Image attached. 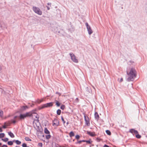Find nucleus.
I'll list each match as a JSON object with an SVG mask.
<instances>
[{
	"instance_id": "20",
	"label": "nucleus",
	"mask_w": 147,
	"mask_h": 147,
	"mask_svg": "<svg viewBox=\"0 0 147 147\" xmlns=\"http://www.w3.org/2000/svg\"><path fill=\"white\" fill-rule=\"evenodd\" d=\"M69 136L70 137L74 136V132L71 131L69 134Z\"/></svg>"
},
{
	"instance_id": "51",
	"label": "nucleus",
	"mask_w": 147,
	"mask_h": 147,
	"mask_svg": "<svg viewBox=\"0 0 147 147\" xmlns=\"http://www.w3.org/2000/svg\"><path fill=\"white\" fill-rule=\"evenodd\" d=\"M1 67L0 66V70H1Z\"/></svg>"
},
{
	"instance_id": "49",
	"label": "nucleus",
	"mask_w": 147,
	"mask_h": 147,
	"mask_svg": "<svg viewBox=\"0 0 147 147\" xmlns=\"http://www.w3.org/2000/svg\"><path fill=\"white\" fill-rule=\"evenodd\" d=\"M131 62H132V63H134V62L132 61H130L129 62V63H131Z\"/></svg>"
},
{
	"instance_id": "28",
	"label": "nucleus",
	"mask_w": 147,
	"mask_h": 147,
	"mask_svg": "<svg viewBox=\"0 0 147 147\" xmlns=\"http://www.w3.org/2000/svg\"><path fill=\"white\" fill-rule=\"evenodd\" d=\"M25 140L26 141H31V140L28 137H26L25 138Z\"/></svg>"
},
{
	"instance_id": "9",
	"label": "nucleus",
	"mask_w": 147,
	"mask_h": 147,
	"mask_svg": "<svg viewBox=\"0 0 147 147\" xmlns=\"http://www.w3.org/2000/svg\"><path fill=\"white\" fill-rule=\"evenodd\" d=\"M28 108V107L27 106H22L21 107L20 111H25Z\"/></svg>"
},
{
	"instance_id": "44",
	"label": "nucleus",
	"mask_w": 147,
	"mask_h": 147,
	"mask_svg": "<svg viewBox=\"0 0 147 147\" xmlns=\"http://www.w3.org/2000/svg\"><path fill=\"white\" fill-rule=\"evenodd\" d=\"M123 81V78H121L120 79V80H119V82H122V81Z\"/></svg>"
},
{
	"instance_id": "47",
	"label": "nucleus",
	"mask_w": 147,
	"mask_h": 147,
	"mask_svg": "<svg viewBox=\"0 0 147 147\" xmlns=\"http://www.w3.org/2000/svg\"><path fill=\"white\" fill-rule=\"evenodd\" d=\"M18 117V116H15L14 117V119H16V118H17V117Z\"/></svg>"
},
{
	"instance_id": "32",
	"label": "nucleus",
	"mask_w": 147,
	"mask_h": 147,
	"mask_svg": "<svg viewBox=\"0 0 147 147\" xmlns=\"http://www.w3.org/2000/svg\"><path fill=\"white\" fill-rule=\"evenodd\" d=\"M61 119L63 123L64 124L65 123V121L64 120L62 116L61 117Z\"/></svg>"
},
{
	"instance_id": "10",
	"label": "nucleus",
	"mask_w": 147,
	"mask_h": 147,
	"mask_svg": "<svg viewBox=\"0 0 147 147\" xmlns=\"http://www.w3.org/2000/svg\"><path fill=\"white\" fill-rule=\"evenodd\" d=\"M34 111V113H33L32 115L34 114L35 115H34V116L37 119L36 121L37 122H39V120L38 119H39V116L38 114H37V113H35V111L33 110ZM33 115H32V116H33Z\"/></svg>"
},
{
	"instance_id": "38",
	"label": "nucleus",
	"mask_w": 147,
	"mask_h": 147,
	"mask_svg": "<svg viewBox=\"0 0 147 147\" xmlns=\"http://www.w3.org/2000/svg\"><path fill=\"white\" fill-rule=\"evenodd\" d=\"M75 101L76 102H78V98H77L75 100Z\"/></svg>"
},
{
	"instance_id": "14",
	"label": "nucleus",
	"mask_w": 147,
	"mask_h": 147,
	"mask_svg": "<svg viewBox=\"0 0 147 147\" xmlns=\"http://www.w3.org/2000/svg\"><path fill=\"white\" fill-rule=\"evenodd\" d=\"M8 134L12 138H13L14 137V135L13 134L11 131L8 132Z\"/></svg>"
},
{
	"instance_id": "30",
	"label": "nucleus",
	"mask_w": 147,
	"mask_h": 147,
	"mask_svg": "<svg viewBox=\"0 0 147 147\" xmlns=\"http://www.w3.org/2000/svg\"><path fill=\"white\" fill-rule=\"evenodd\" d=\"M11 123H13V124L15 123L16 122V120H14V119H11Z\"/></svg>"
},
{
	"instance_id": "39",
	"label": "nucleus",
	"mask_w": 147,
	"mask_h": 147,
	"mask_svg": "<svg viewBox=\"0 0 147 147\" xmlns=\"http://www.w3.org/2000/svg\"><path fill=\"white\" fill-rule=\"evenodd\" d=\"M47 4L48 5H50V7L51 6V3H48Z\"/></svg>"
},
{
	"instance_id": "34",
	"label": "nucleus",
	"mask_w": 147,
	"mask_h": 147,
	"mask_svg": "<svg viewBox=\"0 0 147 147\" xmlns=\"http://www.w3.org/2000/svg\"><path fill=\"white\" fill-rule=\"evenodd\" d=\"M38 146L40 147H42V144L41 143H38Z\"/></svg>"
},
{
	"instance_id": "37",
	"label": "nucleus",
	"mask_w": 147,
	"mask_h": 147,
	"mask_svg": "<svg viewBox=\"0 0 147 147\" xmlns=\"http://www.w3.org/2000/svg\"><path fill=\"white\" fill-rule=\"evenodd\" d=\"M86 143H88L89 144H90L91 143V142L90 141V140H86Z\"/></svg>"
},
{
	"instance_id": "24",
	"label": "nucleus",
	"mask_w": 147,
	"mask_h": 147,
	"mask_svg": "<svg viewBox=\"0 0 147 147\" xmlns=\"http://www.w3.org/2000/svg\"><path fill=\"white\" fill-rule=\"evenodd\" d=\"M7 125L6 124V122H5L4 123V125L2 127L4 129H5L7 127L6 126L7 125Z\"/></svg>"
},
{
	"instance_id": "22",
	"label": "nucleus",
	"mask_w": 147,
	"mask_h": 147,
	"mask_svg": "<svg viewBox=\"0 0 147 147\" xmlns=\"http://www.w3.org/2000/svg\"><path fill=\"white\" fill-rule=\"evenodd\" d=\"M43 99H38L37 101V102L38 103H40L41 102H42L43 101Z\"/></svg>"
},
{
	"instance_id": "5",
	"label": "nucleus",
	"mask_w": 147,
	"mask_h": 147,
	"mask_svg": "<svg viewBox=\"0 0 147 147\" xmlns=\"http://www.w3.org/2000/svg\"><path fill=\"white\" fill-rule=\"evenodd\" d=\"M53 105V103L52 102L48 103L43 105L41 109L45 107H50L52 106Z\"/></svg>"
},
{
	"instance_id": "2",
	"label": "nucleus",
	"mask_w": 147,
	"mask_h": 147,
	"mask_svg": "<svg viewBox=\"0 0 147 147\" xmlns=\"http://www.w3.org/2000/svg\"><path fill=\"white\" fill-rule=\"evenodd\" d=\"M35 113L34 111L27 112L24 114H20L19 117L20 119H24L26 117H30L32 115L33 113Z\"/></svg>"
},
{
	"instance_id": "52",
	"label": "nucleus",
	"mask_w": 147,
	"mask_h": 147,
	"mask_svg": "<svg viewBox=\"0 0 147 147\" xmlns=\"http://www.w3.org/2000/svg\"><path fill=\"white\" fill-rule=\"evenodd\" d=\"M15 147H20L19 146H16Z\"/></svg>"
},
{
	"instance_id": "25",
	"label": "nucleus",
	"mask_w": 147,
	"mask_h": 147,
	"mask_svg": "<svg viewBox=\"0 0 147 147\" xmlns=\"http://www.w3.org/2000/svg\"><path fill=\"white\" fill-rule=\"evenodd\" d=\"M51 136L50 134H48L46 135V139H49L51 138Z\"/></svg>"
},
{
	"instance_id": "40",
	"label": "nucleus",
	"mask_w": 147,
	"mask_h": 147,
	"mask_svg": "<svg viewBox=\"0 0 147 147\" xmlns=\"http://www.w3.org/2000/svg\"><path fill=\"white\" fill-rule=\"evenodd\" d=\"M82 142V141H81H81H79L77 142H76V144H78V143H79V144H80L81 142Z\"/></svg>"
},
{
	"instance_id": "18",
	"label": "nucleus",
	"mask_w": 147,
	"mask_h": 147,
	"mask_svg": "<svg viewBox=\"0 0 147 147\" xmlns=\"http://www.w3.org/2000/svg\"><path fill=\"white\" fill-rule=\"evenodd\" d=\"M71 57V59L74 61V54L73 53H69Z\"/></svg>"
},
{
	"instance_id": "42",
	"label": "nucleus",
	"mask_w": 147,
	"mask_h": 147,
	"mask_svg": "<svg viewBox=\"0 0 147 147\" xmlns=\"http://www.w3.org/2000/svg\"><path fill=\"white\" fill-rule=\"evenodd\" d=\"M3 147H8L7 145H6L4 144L3 145Z\"/></svg>"
},
{
	"instance_id": "45",
	"label": "nucleus",
	"mask_w": 147,
	"mask_h": 147,
	"mask_svg": "<svg viewBox=\"0 0 147 147\" xmlns=\"http://www.w3.org/2000/svg\"><path fill=\"white\" fill-rule=\"evenodd\" d=\"M3 131L2 128L0 127V132H2Z\"/></svg>"
},
{
	"instance_id": "21",
	"label": "nucleus",
	"mask_w": 147,
	"mask_h": 147,
	"mask_svg": "<svg viewBox=\"0 0 147 147\" xmlns=\"http://www.w3.org/2000/svg\"><path fill=\"white\" fill-rule=\"evenodd\" d=\"M5 136V134L4 133H0V138H3Z\"/></svg>"
},
{
	"instance_id": "50",
	"label": "nucleus",
	"mask_w": 147,
	"mask_h": 147,
	"mask_svg": "<svg viewBox=\"0 0 147 147\" xmlns=\"http://www.w3.org/2000/svg\"><path fill=\"white\" fill-rule=\"evenodd\" d=\"M2 145V143L0 142V146H1Z\"/></svg>"
},
{
	"instance_id": "1",
	"label": "nucleus",
	"mask_w": 147,
	"mask_h": 147,
	"mask_svg": "<svg viewBox=\"0 0 147 147\" xmlns=\"http://www.w3.org/2000/svg\"><path fill=\"white\" fill-rule=\"evenodd\" d=\"M127 74L128 78L127 79L128 81H132L136 76V71L135 69L131 68L130 70L127 69Z\"/></svg>"
},
{
	"instance_id": "17",
	"label": "nucleus",
	"mask_w": 147,
	"mask_h": 147,
	"mask_svg": "<svg viewBox=\"0 0 147 147\" xmlns=\"http://www.w3.org/2000/svg\"><path fill=\"white\" fill-rule=\"evenodd\" d=\"M56 105L58 107H59L61 105V103L57 100L55 101Z\"/></svg>"
},
{
	"instance_id": "48",
	"label": "nucleus",
	"mask_w": 147,
	"mask_h": 147,
	"mask_svg": "<svg viewBox=\"0 0 147 147\" xmlns=\"http://www.w3.org/2000/svg\"><path fill=\"white\" fill-rule=\"evenodd\" d=\"M81 141H82V142H86V140H81Z\"/></svg>"
},
{
	"instance_id": "55",
	"label": "nucleus",
	"mask_w": 147,
	"mask_h": 147,
	"mask_svg": "<svg viewBox=\"0 0 147 147\" xmlns=\"http://www.w3.org/2000/svg\"><path fill=\"white\" fill-rule=\"evenodd\" d=\"M27 147H29L28 146H27Z\"/></svg>"
},
{
	"instance_id": "23",
	"label": "nucleus",
	"mask_w": 147,
	"mask_h": 147,
	"mask_svg": "<svg viewBox=\"0 0 147 147\" xmlns=\"http://www.w3.org/2000/svg\"><path fill=\"white\" fill-rule=\"evenodd\" d=\"M3 112L2 111H0V116L1 117H3Z\"/></svg>"
},
{
	"instance_id": "31",
	"label": "nucleus",
	"mask_w": 147,
	"mask_h": 147,
	"mask_svg": "<svg viewBox=\"0 0 147 147\" xmlns=\"http://www.w3.org/2000/svg\"><path fill=\"white\" fill-rule=\"evenodd\" d=\"M65 108V106L63 105H62L60 107L61 109H62L63 110H64V109Z\"/></svg>"
},
{
	"instance_id": "33",
	"label": "nucleus",
	"mask_w": 147,
	"mask_h": 147,
	"mask_svg": "<svg viewBox=\"0 0 147 147\" xmlns=\"http://www.w3.org/2000/svg\"><path fill=\"white\" fill-rule=\"evenodd\" d=\"M22 146L23 147H27V144L25 143H24L22 144Z\"/></svg>"
},
{
	"instance_id": "43",
	"label": "nucleus",
	"mask_w": 147,
	"mask_h": 147,
	"mask_svg": "<svg viewBox=\"0 0 147 147\" xmlns=\"http://www.w3.org/2000/svg\"><path fill=\"white\" fill-rule=\"evenodd\" d=\"M103 147H109V146H108V145H107L105 144L104 146Z\"/></svg>"
},
{
	"instance_id": "19",
	"label": "nucleus",
	"mask_w": 147,
	"mask_h": 147,
	"mask_svg": "<svg viewBox=\"0 0 147 147\" xmlns=\"http://www.w3.org/2000/svg\"><path fill=\"white\" fill-rule=\"evenodd\" d=\"M61 113V110L59 109H58L57 111V114L58 115H60Z\"/></svg>"
},
{
	"instance_id": "26",
	"label": "nucleus",
	"mask_w": 147,
	"mask_h": 147,
	"mask_svg": "<svg viewBox=\"0 0 147 147\" xmlns=\"http://www.w3.org/2000/svg\"><path fill=\"white\" fill-rule=\"evenodd\" d=\"M2 140L4 142H6L9 139L8 138H5L4 139H2Z\"/></svg>"
},
{
	"instance_id": "7",
	"label": "nucleus",
	"mask_w": 147,
	"mask_h": 147,
	"mask_svg": "<svg viewBox=\"0 0 147 147\" xmlns=\"http://www.w3.org/2000/svg\"><path fill=\"white\" fill-rule=\"evenodd\" d=\"M59 125V121L58 119H54L53 121V125L54 126L55 125L56 126H57Z\"/></svg>"
},
{
	"instance_id": "11",
	"label": "nucleus",
	"mask_w": 147,
	"mask_h": 147,
	"mask_svg": "<svg viewBox=\"0 0 147 147\" xmlns=\"http://www.w3.org/2000/svg\"><path fill=\"white\" fill-rule=\"evenodd\" d=\"M87 133L88 134L91 136H95L94 134L90 131H87Z\"/></svg>"
},
{
	"instance_id": "12",
	"label": "nucleus",
	"mask_w": 147,
	"mask_h": 147,
	"mask_svg": "<svg viewBox=\"0 0 147 147\" xmlns=\"http://www.w3.org/2000/svg\"><path fill=\"white\" fill-rule=\"evenodd\" d=\"M94 117L96 119L97 121L98 120L99 118V115L97 112H95L94 114Z\"/></svg>"
},
{
	"instance_id": "13",
	"label": "nucleus",
	"mask_w": 147,
	"mask_h": 147,
	"mask_svg": "<svg viewBox=\"0 0 147 147\" xmlns=\"http://www.w3.org/2000/svg\"><path fill=\"white\" fill-rule=\"evenodd\" d=\"M13 142H15L17 145H20L21 144V142L19 141L18 140H13Z\"/></svg>"
},
{
	"instance_id": "54",
	"label": "nucleus",
	"mask_w": 147,
	"mask_h": 147,
	"mask_svg": "<svg viewBox=\"0 0 147 147\" xmlns=\"http://www.w3.org/2000/svg\"><path fill=\"white\" fill-rule=\"evenodd\" d=\"M0 147H3V146H2Z\"/></svg>"
},
{
	"instance_id": "53",
	"label": "nucleus",
	"mask_w": 147,
	"mask_h": 147,
	"mask_svg": "<svg viewBox=\"0 0 147 147\" xmlns=\"http://www.w3.org/2000/svg\"><path fill=\"white\" fill-rule=\"evenodd\" d=\"M68 124V122H67V125Z\"/></svg>"
},
{
	"instance_id": "16",
	"label": "nucleus",
	"mask_w": 147,
	"mask_h": 147,
	"mask_svg": "<svg viewBox=\"0 0 147 147\" xmlns=\"http://www.w3.org/2000/svg\"><path fill=\"white\" fill-rule=\"evenodd\" d=\"M13 142H13V141H8L7 142V144L11 146L13 144Z\"/></svg>"
},
{
	"instance_id": "36",
	"label": "nucleus",
	"mask_w": 147,
	"mask_h": 147,
	"mask_svg": "<svg viewBox=\"0 0 147 147\" xmlns=\"http://www.w3.org/2000/svg\"><path fill=\"white\" fill-rule=\"evenodd\" d=\"M76 138L77 139H79L80 138V136L78 135H77L76 136Z\"/></svg>"
},
{
	"instance_id": "29",
	"label": "nucleus",
	"mask_w": 147,
	"mask_h": 147,
	"mask_svg": "<svg viewBox=\"0 0 147 147\" xmlns=\"http://www.w3.org/2000/svg\"><path fill=\"white\" fill-rule=\"evenodd\" d=\"M106 133L108 135H110L111 134V132L109 130H107L106 131Z\"/></svg>"
},
{
	"instance_id": "6",
	"label": "nucleus",
	"mask_w": 147,
	"mask_h": 147,
	"mask_svg": "<svg viewBox=\"0 0 147 147\" xmlns=\"http://www.w3.org/2000/svg\"><path fill=\"white\" fill-rule=\"evenodd\" d=\"M84 118L86 124L89 126L90 125V121L89 118L88 117H86L85 115H84Z\"/></svg>"
},
{
	"instance_id": "4",
	"label": "nucleus",
	"mask_w": 147,
	"mask_h": 147,
	"mask_svg": "<svg viewBox=\"0 0 147 147\" xmlns=\"http://www.w3.org/2000/svg\"><path fill=\"white\" fill-rule=\"evenodd\" d=\"M85 25L87 29L89 34L90 35H91L93 31L91 29L90 26L88 25V24L87 22L85 23Z\"/></svg>"
},
{
	"instance_id": "35",
	"label": "nucleus",
	"mask_w": 147,
	"mask_h": 147,
	"mask_svg": "<svg viewBox=\"0 0 147 147\" xmlns=\"http://www.w3.org/2000/svg\"><path fill=\"white\" fill-rule=\"evenodd\" d=\"M74 62L77 63L78 62V60L75 58V56H74Z\"/></svg>"
},
{
	"instance_id": "3",
	"label": "nucleus",
	"mask_w": 147,
	"mask_h": 147,
	"mask_svg": "<svg viewBox=\"0 0 147 147\" xmlns=\"http://www.w3.org/2000/svg\"><path fill=\"white\" fill-rule=\"evenodd\" d=\"M32 9L34 12L40 15H41L42 14V11L38 7H36L33 6L32 7Z\"/></svg>"
},
{
	"instance_id": "27",
	"label": "nucleus",
	"mask_w": 147,
	"mask_h": 147,
	"mask_svg": "<svg viewBox=\"0 0 147 147\" xmlns=\"http://www.w3.org/2000/svg\"><path fill=\"white\" fill-rule=\"evenodd\" d=\"M136 138L138 139L140 138H141V136L138 134H136Z\"/></svg>"
},
{
	"instance_id": "41",
	"label": "nucleus",
	"mask_w": 147,
	"mask_h": 147,
	"mask_svg": "<svg viewBox=\"0 0 147 147\" xmlns=\"http://www.w3.org/2000/svg\"><path fill=\"white\" fill-rule=\"evenodd\" d=\"M46 7L47 8V10H49L50 9V8L49 6H46Z\"/></svg>"
},
{
	"instance_id": "46",
	"label": "nucleus",
	"mask_w": 147,
	"mask_h": 147,
	"mask_svg": "<svg viewBox=\"0 0 147 147\" xmlns=\"http://www.w3.org/2000/svg\"><path fill=\"white\" fill-rule=\"evenodd\" d=\"M56 94H59V95H60V93L59 92H56Z\"/></svg>"
},
{
	"instance_id": "8",
	"label": "nucleus",
	"mask_w": 147,
	"mask_h": 147,
	"mask_svg": "<svg viewBox=\"0 0 147 147\" xmlns=\"http://www.w3.org/2000/svg\"><path fill=\"white\" fill-rule=\"evenodd\" d=\"M129 132L133 134H138V131L134 129H132L130 130Z\"/></svg>"
},
{
	"instance_id": "15",
	"label": "nucleus",
	"mask_w": 147,
	"mask_h": 147,
	"mask_svg": "<svg viewBox=\"0 0 147 147\" xmlns=\"http://www.w3.org/2000/svg\"><path fill=\"white\" fill-rule=\"evenodd\" d=\"M44 132L45 134H49L50 133L49 131L48 130L47 128L45 127L44 129Z\"/></svg>"
}]
</instances>
